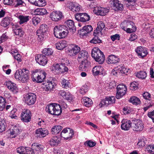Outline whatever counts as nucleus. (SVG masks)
Listing matches in <instances>:
<instances>
[{
	"label": "nucleus",
	"mask_w": 154,
	"mask_h": 154,
	"mask_svg": "<svg viewBox=\"0 0 154 154\" xmlns=\"http://www.w3.org/2000/svg\"><path fill=\"white\" fill-rule=\"evenodd\" d=\"M29 70L26 68L17 70L15 74L14 77L17 80L23 83L27 82L29 79Z\"/></svg>",
	"instance_id": "f257e3e1"
},
{
	"label": "nucleus",
	"mask_w": 154,
	"mask_h": 154,
	"mask_svg": "<svg viewBox=\"0 0 154 154\" xmlns=\"http://www.w3.org/2000/svg\"><path fill=\"white\" fill-rule=\"evenodd\" d=\"M45 110L49 114L56 116L60 115L62 112L60 105L55 103H52L47 105L46 107Z\"/></svg>",
	"instance_id": "f03ea898"
},
{
	"label": "nucleus",
	"mask_w": 154,
	"mask_h": 154,
	"mask_svg": "<svg viewBox=\"0 0 154 154\" xmlns=\"http://www.w3.org/2000/svg\"><path fill=\"white\" fill-rule=\"evenodd\" d=\"M46 75V74L44 71H38L36 70L32 72V78L33 82L40 83L44 81Z\"/></svg>",
	"instance_id": "7ed1b4c3"
},
{
	"label": "nucleus",
	"mask_w": 154,
	"mask_h": 154,
	"mask_svg": "<svg viewBox=\"0 0 154 154\" xmlns=\"http://www.w3.org/2000/svg\"><path fill=\"white\" fill-rule=\"evenodd\" d=\"M91 55L100 64L103 63L105 60V57L103 53L98 48L93 49L91 51Z\"/></svg>",
	"instance_id": "20e7f679"
},
{
	"label": "nucleus",
	"mask_w": 154,
	"mask_h": 154,
	"mask_svg": "<svg viewBox=\"0 0 154 154\" xmlns=\"http://www.w3.org/2000/svg\"><path fill=\"white\" fill-rule=\"evenodd\" d=\"M51 69L53 71L57 73H61L68 70L67 67L62 64H54L52 66Z\"/></svg>",
	"instance_id": "39448f33"
},
{
	"label": "nucleus",
	"mask_w": 154,
	"mask_h": 154,
	"mask_svg": "<svg viewBox=\"0 0 154 154\" xmlns=\"http://www.w3.org/2000/svg\"><path fill=\"white\" fill-rule=\"evenodd\" d=\"M116 89V97L117 99H119L125 94L127 90V87L124 85L120 84L117 86Z\"/></svg>",
	"instance_id": "423d86ee"
},
{
	"label": "nucleus",
	"mask_w": 154,
	"mask_h": 154,
	"mask_svg": "<svg viewBox=\"0 0 154 154\" xmlns=\"http://www.w3.org/2000/svg\"><path fill=\"white\" fill-rule=\"evenodd\" d=\"M66 28L67 29H75L76 27L74 25V21L71 20H66L65 23V25H58L56 26L54 29H59L61 28L65 29Z\"/></svg>",
	"instance_id": "0eeeda50"
},
{
	"label": "nucleus",
	"mask_w": 154,
	"mask_h": 154,
	"mask_svg": "<svg viewBox=\"0 0 154 154\" xmlns=\"http://www.w3.org/2000/svg\"><path fill=\"white\" fill-rule=\"evenodd\" d=\"M144 127L143 122L140 120H137L132 124L131 128L134 131L140 132L143 130Z\"/></svg>",
	"instance_id": "6e6552de"
},
{
	"label": "nucleus",
	"mask_w": 154,
	"mask_h": 154,
	"mask_svg": "<svg viewBox=\"0 0 154 154\" xmlns=\"http://www.w3.org/2000/svg\"><path fill=\"white\" fill-rule=\"evenodd\" d=\"M25 102L28 105L34 104L36 101V97L35 94L33 93H29L25 97Z\"/></svg>",
	"instance_id": "1a4fd4ad"
},
{
	"label": "nucleus",
	"mask_w": 154,
	"mask_h": 154,
	"mask_svg": "<svg viewBox=\"0 0 154 154\" xmlns=\"http://www.w3.org/2000/svg\"><path fill=\"white\" fill-rule=\"evenodd\" d=\"M76 20L78 21L85 22L90 20V17L85 13H77L75 15Z\"/></svg>",
	"instance_id": "9d476101"
},
{
	"label": "nucleus",
	"mask_w": 154,
	"mask_h": 154,
	"mask_svg": "<svg viewBox=\"0 0 154 154\" xmlns=\"http://www.w3.org/2000/svg\"><path fill=\"white\" fill-rule=\"evenodd\" d=\"M101 29H95L94 33L93 35L94 38L91 40L90 42L92 43L96 44L100 43L101 42V40L99 38V36H100L102 35Z\"/></svg>",
	"instance_id": "9b49d317"
},
{
	"label": "nucleus",
	"mask_w": 154,
	"mask_h": 154,
	"mask_svg": "<svg viewBox=\"0 0 154 154\" xmlns=\"http://www.w3.org/2000/svg\"><path fill=\"white\" fill-rule=\"evenodd\" d=\"M31 118V113L30 111L26 109L21 114V119L23 122H28L30 121Z\"/></svg>",
	"instance_id": "f8f14e48"
},
{
	"label": "nucleus",
	"mask_w": 154,
	"mask_h": 154,
	"mask_svg": "<svg viewBox=\"0 0 154 154\" xmlns=\"http://www.w3.org/2000/svg\"><path fill=\"white\" fill-rule=\"evenodd\" d=\"M115 101L116 98L114 97H107L101 101L99 106L101 107L102 105H103L107 106L109 105L115 103Z\"/></svg>",
	"instance_id": "ddd939ff"
},
{
	"label": "nucleus",
	"mask_w": 154,
	"mask_h": 154,
	"mask_svg": "<svg viewBox=\"0 0 154 154\" xmlns=\"http://www.w3.org/2000/svg\"><path fill=\"white\" fill-rule=\"evenodd\" d=\"M111 7L115 11H122L123 9V5L118 0H112L110 1Z\"/></svg>",
	"instance_id": "4468645a"
},
{
	"label": "nucleus",
	"mask_w": 154,
	"mask_h": 154,
	"mask_svg": "<svg viewBox=\"0 0 154 154\" xmlns=\"http://www.w3.org/2000/svg\"><path fill=\"white\" fill-rule=\"evenodd\" d=\"M109 11V9L106 8L97 7L94 8V12L97 15L105 16Z\"/></svg>",
	"instance_id": "2eb2a0df"
},
{
	"label": "nucleus",
	"mask_w": 154,
	"mask_h": 154,
	"mask_svg": "<svg viewBox=\"0 0 154 154\" xmlns=\"http://www.w3.org/2000/svg\"><path fill=\"white\" fill-rule=\"evenodd\" d=\"M4 85L8 89L13 93L15 94L18 92V89L16 84L11 81H6Z\"/></svg>",
	"instance_id": "dca6fc26"
},
{
	"label": "nucleus",
	"mask_w": 154,
	"mask_h": 154,
	"mask_svg": "<svg viewBox=\"0 0 154 154\" xmlns=\"http://www.w3.org/2000/svg\"><path fill=\"white\" fill-rule=\"evenodd\" d=\"M135 51L140 57H144L147 55L148 53L146 49L141 46L137 47L135 49Z\"/></svg>",
	"instance_id": "f3484780"
},
{
	"label": "nucleus",
	"mask_w": 154,
	"mask_h": 154,
	"mask_svg": "<svg viewBox=\"0 0 154 154\" xmlns=\"http://www.w3.org/2000/svg\"><path fill=\"white\" fill-rule=\"evenodd\" d=\"M62 16V13L59 11H54L50 15V17L51 20L55 21H57L60 20Z\"/></svg>",
	"instance_id": "a211bd4d"
},
{
	"label": "nucleus",
	"mask_w": 154,
	"mask_h": 154,
	"mask_svg": "<svg viewBox=\"0 0 154 154\" xmlns=\"http://www.w3.org/2000/svg\"><path fill=\"white\" fill-rule=\"evenodd\" d=\"M36 62L40 65L45 66L48 62L46 57L42 54H38L35 57Z\"/></svg>",
	"instance_id": "6ab92c4d"
},
{
	"label": "nucleus",
	"mask_w": 154,
	"mask_h": 154,
	"mask_svg": "<svg viewBox=\"0 0 154 154\" xmlns=\"http://www.w3.org/2000/svg\"><path fill=\"white\" fill-rule=\"evenodd\" d=\"M20 132L19 127L15 125L13 126L11 128L10 136L11 138H15L20 134Z\"/></svg>",
	"instance_id": "aec40b11"
},
{
	"label": "nucleus",
	"mask_w": 154,
	"mask_h": 154,
	"mask_svg": "<svg viewBox=\"0 0 154 154\" xmlns=\"http://www.w3.org/2000/svg\"><path fill=\"white\" fill-rule=\"evenodd\" d=\"M121 125V128L122 130L125 131L128 130L132 127L131 122L129 120L123 119L122 120Z\"/></svg>",
	"instance_id": "412c9836"
},
{
	"label": "nucleus",
	"mask_w": 154,
	"mask_h": 154,
	"mask_svg": "<svg viewBox=\"0 0 154 154\" xmlns=\"http://www.w3.org/2000/svg\"><path fill=\"white\" fill-rule=\"evenodd\" d=\"M54 34L57 38H65L67 35L68 32L62 31V29H54Z\"/></svg>",
	"instance_id": "4be33fe9"
},
{
	"label": "nucleus",
	"mask_w": 154,
	"mask_h": 154,
	"mask_svg": "<svg viewBox=\"0 0 154 154\" xmlns=\"http://www.w3.org/2000/svg\"><path fill=\"white\" fill-rule=\"evenodd\" d=\"M80 48L76 45H72L71 48L68 50V54L71 56L76 55L80 51Z\"/></svg>",
	"instance_id": "5701e85b"
},
{
	"label": "nucleus",
	"mask_w": 154,
	"mask_h": 154,
	"mask_svg": "<svg viewBox=\"0 0 154 154\" xmlns=\"http://www.w3.org/2000/svg\"><path fill=\"white\" fill-rule=\"evenodd\" d=\"M37 136L40 138L44 137L48 134V131L46 129L40 128L35 131Z\"/></svg>",
	"instance_id": "b1692460"
},
{
	"label": "nucleus",
	"mask_w": 154,
	"mask_h": 154,
	"mask_svg": "<svg viewBox=\"0 0 154 154\" xmlns=\"http://www.w3.org/2000/svg\"><path fill=\"white\" fill-rule=\"evenodd\" d=\"M42 84V87L46 91H51L54 87V83L52 81L45 82Z\"/></svg>",
	"instance_id": "393cba45"
},
{
	"label": "nucleus",
	"mask_w": 154,
	"mask_h": 154,
	"mask_svg": "<svg viewBox=\"0 0 154 154\" xmlns=\"http://www.w3.org/2000/svg\"><path fill=\"white\" fill-rule=\"evenodd\" d=\"M103 68L101 66H96L92 70L93 74L94 75L103 74Z\"/></svg>",
	"instance_id": "a878e982"
},
{
	"label": "nucleus",
	"mask_w": 154,
	"mask_h": 154,
	"mask_svg": "<svg viewBox=\"0 0 154 154\" xmlns=\"http://www.w3.org/2000/svg\"><path fill=\"white\" fill-rule=\"evenodd\" d=\"M88 53L85 51H81L78 54L77 60L79 62L82 60L88 59Z\"/></svg>",
	"instance_id": "bb28decb"
},
{
	"label": "nucleus",
	"mask_w": 154,
	"mask_h": 154,
	"mask_svg": "<svg viewBox=\"0 0 154 154\" xmlns=\"http://www.w3.org/2000/svg\"><path fill=\"white\" fill-rule=\"evenodd\" d=\"M79 66V69L82 70H85L88 67L90 64V62L88 59L82 60Z\"/></svg>",
	"instance_id": "cd10ccee"
},
{
	"label": "nucleus",
	"mask_w": 154,
	"mask_h": 154,
	"mask_svg": "<svg viewBox=\"0 0 154 154\" xmlns=\"http://www.w3.org/2000/svg\"><path fill=\"white\" fill-rule=\"evenodd\" d=\"M17 17L19 20V23L21 25L26 23L30 18L29 16L23 15H19Z\"/></svg>",
	"instance_id": "c85d7f7f"
},
{
	"label": "nucleus",
	"mask_w": 154,
	"mask_h": 154,
	"mask_svg": "<svg viewBox=\"0 0 154 154\" xmlns=\"http://www.w3.org/2000/svg\"><path fill=\"white\" fill-rule=\"evenodd\" d=\"M82 101L85 106L88 107L91 106L93 103L92 100L90 98L86 97L82 98Z\"/></svg>",
	"instance_id": "c756f323"
},
{
	"label": "nucleus",
	"mask_w": 154,
	"mask_h": 154,
	"mask_svg": "<svg viewBox=\"0 0 154 154\" xmlns=\"http://www.w3.org/2000/svg\"><path fill=\"white\" fill-rule=\"evenodd\" d=\"M55 45L57 49L61 50L67 47V43L66 41L63 40L57 43Z\"/></svg>",
	"instance_id": "7c9ffc66"
},
{
	"label": "nucleus",
	"mask_w": 154,
	"mask_h": 154,
	"mask_svg": "<svg viewBox=\"0 0 154 154\" xmlns=\"http://www.w3.org/2000/svg\"><path fill=\"white\" fill-rule=\"evenodd\" d=\"M62 128V127L60 125L53 126L51 128V133L52 134H57L60 132Z\"/></svg>",
	"instance_id": "2f4dec72"
},
{
	"label": "nucleus",
	"mask_w": 154,
	"mask_h": 154,
	"mask_svg": "<svg viewBox=\"0 0 154 154\" xmlns=\"http://www.w3.org/2000/svg\"><path fill=\"white\" fill-rule=\"evenodd\" d=\"M119 58L117 56L111 55L107 58V62L108 63L115 64L119 61Z\"/></svg>",
	"instance_id": "473e14b6"
},
{
	"label": "nucleus",
	"mask_w": 154,
	"mask_h": 154,
	"mask_svg": "<svg viewBox=\"0 0 154 154\" xmlns=\"http://www.w3.org/2000/svg\"><path fill=\"white\" fill-rule=\"evenodd\" d=\"M70 9L71 11L75 13L79 12L82 10L81 6L76 3H72Z\"/></svg>",
	"instance_id": "72a5a7b5"
},
{
	"label": "nucleus",
	"mask_w": 154,
	"mask_h": 154,
	"mask_svg": "<svg viewBox=\"0 0 154 154\" xmlns=\"http://www.w3.org/2000/svg\"><path fill=\"white\" fill-rule=\"evenodd\" d=\"M127 24V25L128 27H126V29H131L133 28V29H136V26H134V24L133 22L131 21H129L128 22H126L125 21L124 22H122L121 24V27L122 26V29H125V26L123 27V25H125V24Z\"/></svg>",
	"instance_id": "f704fd0d"
},
{
	"label": "nucleus",
	"mask_w": 154,
	"mask_h": 154,
	"mask_svg": "<svg viewBox=\"0 0 154 154\" xmlns=\"http://www.w3.org/2000/svg\"><path fill=\"white\" fill-rule=\"evenodd\" d=\"M60 141L57 136L53 137L49 141V144L52 146H57L59 143Z\"/></svg>",
	"instance_id": "c9c22d12"
},
{
	"label": "nucleus",
	"mask_w": 154,
	"mask_h": 154,
	"mask_svg": "<svg viewBox=\"0 0 154 154\" xmlns=\"http://www.w3.org/2000/svg\"><path fill=\"white\" fill-rule=\"evenodd\" d=\"M118 68L119 74H127V73L129 71V69H127L122 65H121L117 66Z\"/></svg>",
	"instance_id": "e433bc0d"
},
{
	"label": "nucleus",
	"mask_w": 154,
	"mask_h": 154,
	"mask_svg": "<svg viewBox=\"0 0 154 154\" xmlns=\"http://www.w3.org/2000/svg\"><path fill=\"white\" fill-rule=\"evenodd\" d=\"M47 12V11L44 8H38L34 11V13L35 15H42L45 14Z\"/></svg>",
	"instance_id": "4c0bfd02"
},
{
	"label": "nucleus",
	"mask_w": 154,
	"mask_h": 154,
	"mask_svg": "<svg viewBox=\"0 0 154 154\" xmlns=\"http://www.w3.org/2000/svg\"><path fill=\"white\" fill-rule=\"evenodd\" d=\"M89 29H79L78 30V34L79 37L81 38L86 36L89 32Z\"/></svg>",
	"instance_id": "58836bf2"
},
{
	"label": "nucleus",
	"mask_w": 154,
	"mask_h": 154,
	"mask_svg": "<svg viewBox=\"0 0 154 154\" xmlns=\"http://www.w3.org/2000/svg\"><path fill=\"white\" fill-rule=\"evenodd\" d=\"M62 87L65 88L67 89L68 88H71L72 87L71 84L68 80L63 79L61 82Z\"/></svg>",
	"instance_id": "ea45409f"
},
{
	"label": "nucleus",
	"mask_w": 154,
	"mask_h": 154,
	"mask_svg": "<svg viewBox=\"0 0 154 154\" xmlns=\"http://www.w3.org/2000/svg\"><path fill=\"white\" fill-rule=\"evenodd\" d=\"M116 86V82L114 81H112L105 84V86L108 91H110L111 89L114 88Z\"/></svg>",
	"instance_id": "a19ab883"
},
{
	"label": "nucleus",
	"mask_w": 154,
	"mask_h": 154,
	"mask_svg": "<svg viewBox=\"0 0 154 154\" xmlns=\"http://www.w3.org/2000/svg\"><path fill=\"white\" fill-rule=\"evenodd\" d=\"M129 102L132 103L133 104L137 105L140 103V99L136 97H131L129 100Z\"/></svg>",
	"instance_id": "79ce46f5"
},
{
	"label": "nucleus",
	"mask_w": 154,
	"mask_h": 154,
	"mask_svg": "<svg viewBox=\"0 0 154 154\" xmlns=\"http://www.w3.org/2000/svg\"><path fill=\"white\" fill-rule=\"evenodd\" d=\"M46 32L45 29H38L37 31V35L38 37L41 39L44 37L46 33Z\"/></svg>",
	"instance_id": "37998d69"
},
{
	"label": "nucleus",
	"mask_w": 154,
	"mask_h": 154,
	"mask_svg": "<svg viewBox=\"0 0 154 154\" xmlns=\"http://www.w3.org/2000/svg\"><path fill=\"white\" fill-rule=\"evenodd\" d=\"M59 94L67 100L69 99L70 94L69 92L66 93L64 91H61L59 92Z\"/></svg>",
	"instance_id": "c03bdc74"
},
{
	"label": "nucleus",
	"mask_w": 154,
	"mask_h": 154,
	"mask_svg": "<svg viewBox=\"0 0 154 154\" xmlns=\"http://www.w3.org/2000/svg\"><path fill=\"white\" fill-rule=\"evenodd\" d=\"M42 53L47 56L51 55L53 54V51L51 48H45L42 51Z\"/></svg>",
	"instance_id": "a18cd8bd"
},
{
	"label": "nucleus",
	"mask_w": 154,
	"mask_h": 154,
	"mask_svg": "<svg viewBox=\"0 0 154 154\" xmlns=\"http://www.w3.org/2000/svg\"><path fill=\"white\" fill-rule=\"evenodd\" d=\"M138 78L144 79H145L147 76L146 72L145 71H140L135 75Z\"/></svg>",
	"instance_id": "49530a36"
},
{
	"label": "nucleus",
	"mask_w": 154,
	"mask_h": 154,
	"mask_svg": "<svg viewBox=\"0 0 154 154\" xmlns=\"http://www.w3.org/2000/svg\"><path fill=\"white\" fill-rule=\"evenodd\" d=\"M74 134L73 131L70 128H68L67 132L66 134L65 139L68 140L71 138Z\"/></svg>",
	"instance_id": "de8ad7c7"
},
{
	"label": "nucleus",
	"mask_w": 154,
	"mask_h": 154,
	"mask_svg": "<svg viewBox=\"0 0 154 154\" xmlns=\"http://www.w3.org/2000/svg\"><path fill=\"white\" fill-rule=\"evenodd\" d=\"M6 101L5 99L2 97H0V110L2 111L5 108Z\"/></svg>",
	"instance_id": "09e8293b"
},
{
	"label": "nucleus",
	"mask_w": 154,
	"mask_h": 154,
	"mask_svg": "<svg viewBox=\"0 0 154 154\" xmlns=\"http://www.w3.org/2000/svg\"><path fill=\"white\" fill-rule=\"evenodd\" d=\"M23 4H25V3L22 0H13V5L15 7L23 5Z\"/></svg>",
	"instance_id": "8fccbe9b"
},
{
	"label": "nucleus",
	"mask_w": 154,
	"mask_h": 154,
	"mask_svg": "<svg viewBox=\"0 0 154 154\" xmlns=\"http://www.w3.org/2000/svg\"><path fill=\"white\" fill-rule=\"evenodd\" d=\"M32 147L36 151H41L43 149V146L41 145L37 144V143H34L32 145Z\"/></svg>",
	"instance_id": "3c124183"
},
{
	"label": "nucleus",
	"mask_w": 154,
	"mask_h": 154,
	"mask_svg": "<svg viewBox=\"0 0 154 154\" xmlns=\"http://www.w3.org/2000/svg\"><path fill=\"white\" fill-rule=\"evenodd\" d=\"M10 21L8 18H5L2 21L1 25L4 27L8 26L10 24Z\"/></svg>",
	"instance_id": "603ef678"
},
{
	"label": "nucleus",
	"mask_w": 154,
	"mask_h": 154,
	"mask_svg": "<svg viewBox=\"0 0 154 154\" xmlns=\"http://www.w3.org/2000/svg\"><path fill=\"white\" fill-rule=\"evenodd\" d=\"M88 86L86 85H83L79 90L80 92L82 94H85L88 91Z\"/></svg>",
	"instance_id": "864d4df0"
},
{
	"label": "nucleus",
	"mask_w": 154,
	"mask_h": 154,
	"mask_svg": "<svg viewBox=\"0 0 154 154\" xmlns=\"http://www.w3.org/2000/svg\"><path fill=\"white\" fill-rule=\"evenodd\" d=\"M84 144L85 146L87 145L90 147H92L96 145V143L95 142H93L91 140H89L85 141L84 143Z\"/></svg>",
	"instance_id": "5fc2aeb1"
},
{
	"label": "nucleus",
	"mask_w": 154,
	"mask_h": 154,
	"mask_svg": "<svg viewBox=\"0 0 154 154\" xmlns=\"http://www.w3.org/2000/svg\"><path fill=\"white\" fill-rule=\"evenodd\" d=\"M36 3L37 4L35 5L39 7H43L46 5L45 0H37Z\"/></svg>",
	"instance_id": "6e6d98bb"
},
{
	"label": "nucleus",
	"mask_w": 154,
	"mask_h": 154,
	"mask_svg": "<svg viewBox=\"0 0 154 154\" xmlns=\"http://www.w3.org/2000/svg\"><path fill=\"white\" fill-rule=\"evenodd\" d=\"M146 151L149 153L154 152V145L153 144L147 145L146 149Z\"/></svg>",
	"instance_id": "4d7b16f0"
},
{
	"label": "nucleus",
	"mask_w": 154,
	"mask_h": 154,
	"mask_svg": "<svg viewBox=\"0 0 154 154\" xmlns=\"http://www.w3.org/2000/svg\"><path fill=\"white\" fill-rule=\"evenodd\" d=\"M138 83L135 82H134L130 84V88L131 90H136L137 88Z\"/></svg>",
	"instance_id": "13d9d810"
},
{
	"label": "nucleus",
	"mask_w": 154,
	"mask_h": 154,
	"mask_svg": "<svg viewBox=\"0 0 154 154\" xmlns=\"http://www.w3.org/2000/svg\"><path fill=\"white\" fill-rule=\"evenodd\" d=\"M26 151V147H20L17 149V152L20 154H25Z\"/></svg>",
	"instance_id": "bf43d9fd"
},
{
	"label": "nucleus",
	"mask_w": 154,
	"mask_h": 154,
	"mask_svg": "<svg viewBox=\"0 0 154 154\" xmlns=\"http://www.w3.org/2000/svg\"><path fill=\"white\" fill-rule=\"evenodd\" d=\"M14 32L15 35L22 36L23 33L22 29H14Z\"/></svg>",
	"instance_id": "052dcab7"
},
{
	"label": "nucleus",
	"mask_w": 154,
	"mask_h": 154,
	"mask_svg": "<svg viewBox=\"0 0 154 154\" xmlns=\"http://www.w3.org/2000/svg\"><path fill=\"white\" fill-rule=\"evenodd\" d=\"M123 112L125 115L131 112V109L128 107H125L123 109Z\"/></svg>",
	"instance_id": "680f3d73"
},
{
	"label": "nucleus",
	"mask_w": 154,
	"mask_h": 154,
	"mask_svg": "<svg viewBox=\"0 0 154 154\" xmlns=\"http://www.w3.org/2000/svg\"><path fill=\"white\" fill-rule=\"evenodd\" d=\"M32 21L33 24L36 26L40 22V19L38 17H34L32 18Z\"/></svg>",
	"instance_id": "e2e57ef3"
},
{
	"label": "nucleus",
	"mask_w": 154,
	"mask_h": 154,
	"mask_svg": "<svg viewBox=\"0 0 154 154\" xmlns=\"http://www.w3.org/2000/svg\"><path fill=\"white\" fill-rule=\"evenodd\" d=\"M105 27L104 23L102 21H99L97 23V26L96 29H103Z\"/></svg>",
	"instance_id": "0e129e2a"
},
{
	"label": "nucleus",
	"mask_w": 154,
	"mask_h": 154,
	"mask_svg": "<svg viewBox=\"0 0 154 154\" xmlns=\"http://www.w3.org/2000/svg\"><path fill=\"white\" fill-rule=\"evenodd\" d=\"M143 98L147 100H150L151 98V94L148 92H145L143 94Z\"/></svg>",
	"instance_id": "69168bd1"
},
{
	"label": "nucleus",
	"mask_w": 154,
	"mask_h": 154,
	"mask_svg": "<svg viewBox=\"0 0 154 154\" xmlns=\"http://www.w3.org/2000/svg\"><path fill=\"white\" fill-rule=\"evenodd\" d=\"M25 154H34L33 150L29 147H26Z\"/></svg>",
	"instance_id": "338daca9"
},
{
	"label": "nucleus",
	"mask_w": 154,
	"mask_h": 154,
	"mask_svg": "<svg viewBox=\"0 0 154 154\" xmlns=\"http://www.w3.org/2000/svg\"><path fill=\"white\" fill-rule=\"evenodd\" d=\"M147 115L148 116L152 119V122L154 123V110L149 112Z\"/></svg>",
	"instance_id": "774afa93"
}]
</instances>
